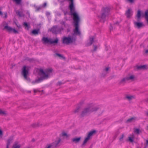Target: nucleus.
I'll list each match as a JSON object with an SVG mask.
<instances>
[{"label":"nucleus","mask_w":148,"mask_h":148,"mask_svg":"<svg viewBox=\"0 0 148 148\" xmlns=\"http://www.w3.org/2000/svg\"><path fill=\"white\" fill-rule=\"evenodd\" d=\"M68 0L70 1L69 3V8L70 10L71 14L73 16L74 25L75 27L74 30V35H79L80 32L79 29L78 23L79 21V18L78 14L75 11L73 0Z\"/></svg>","instance_id":"1"},{"label":"nucleus","mask_w":148,"mask_h":148,"mask_svg":"<svg viewBox=\"0 0 148 148\" xmlns=\"http://www.w3.org/2000/svg\"><path fill=\"white\" fill-rule=\"evenodd\" d=\"M39 73L41 77L35 82H33L32 83H38L44 79H47L53 74V70L51 69H48L43 71L42 69L38 70Z\"/></svg>","instance_id":"2"},{"label":"nucleus","mask_w":148,"mask_h":148,"mask_svg":"<svg viewBox=\"0 0 148 148\" xmlns=\"http://www.w3.org/2000/svg\"><path fill=\"white\" fill-rule=\"evenodd\" d=\"M99 108L95 104L90 103L87 104L86 107L84 108L82 112L80 115L83 117L88 115L90 113L98 110Z\"/></svg>","instance_id":"3"},{"label":"nucleus","mask_w":148,"mask_h":148,"mask_svg":"<svg viewBox=\"0 0 148 148\" xmlns=\"http://www.w3.org/2000/svg\"><path fill=\"white\" fill-rule=\"evenodd\" d=\"M29 69L30 67L29 66H24L22 68V73L24 78L28 81H29V79L28 77L27 76L29 74Z\"/></svg>","instance_id":"4"},{"label":"nucleus","mask_w":148,"mask_h":148,"mask_svg":"<svg viewBox=\"0 0 148 148\" xmlns=\"http://www.w3.org/2000/svg\"><path fill=\"white\" fill-rule=\"evenodd\" d=\"M60 141L61 140L60 138H57L53 143L47 145L45 148H52L53 147H56L60 143Z\"/></svg>","instance_id":"5"},{"label":"nucleus","mask_w":148,"mask_h":148,"mask_svg":"<svg viewBox=\"0 0 148 148\" xmlns=\"http://www.w3.org/2000/svg\"><path fill=\"white\" fill-rule=\"evenodd\" d=\"M42 40L45 43L49 44L57 43L58 41V40L57 38H56L54 40H53L51 39L46 37H43Z\"/></svg>","instance_id":"6"},{"label":"nucleus","mask_w":148,"mask_h":148,"mask_svg":"<svg viewBox=\"0 0 148 148\" xmlns=\"http://www.w3.org/2000/svg\"><path fill=\"white\" fill-rule=\"evenodd\" d=\"M75 40V38H72L70 36L67 37H64L63 39V42L64 43L68 44L73 42Z\"/></svg>","instance_id":"7"},{"label":"nucleus","mask_w":148,"mask_h":148,"mask_svg":"<svg viewBox=\"0 0 148 148\" xmlns=\"http://www.w3.org/2000/svg\"><path fill=\"white\" fill-rule=\"evenodd\" d=\"M107 8H105L103 10V12L102 13L101 16L100 17H99L101 21L104 22L106 17L108 15V12L107 11Z\"/></svg>","instance_id":"8"},{"label":"nucleus","mask_w":148,"mask_h":148,"mask_svg":"<svg viewBox=\"0 0 148 148\" xmlns=\"http://www.w3.org/2000/svg\"><path fill=\"white\" fill-rule=\"evenodd\" d=\"M95 132V131H93L89 132L87 135V137L85 138L82 145H84L87 141L90 139V137Z\"/></svg>","instance_id":"9"},{"label":"nucleus","mask_w":148,"mask_h":148,"mask_svg":"<svg viewBox=\"0 0 148 148\" xmlns=\"http://www.w3.org/2000/svg\"><path fill=\"white\" fill-rule=\"evenodd\" d=\"M62 28H60L58 27L57 26H54L51 29V31L52 33L55 34H57L59 33L62 30Z\"/></svg>","instance_id":"10"},{"label":"nucleus","mask_w":148,"mask_h":148,"mask_svg":"<svg viewBox=\"0 0 148 148\" xmlns=\"http://www.w3.org/2000/svg\"><path fill=\"white\" fill-rule=\"evenodd\" d=\"M4 28L10 32H13L15 34L17 33L18 32V31L15 29L13 28L8 25L5 26L4 27Z\"/></svg>","instance_id":"11"},{"label":"nucleus","mask_w":148,"mask_h":148,"mask_svg":"<svg viewBox=\"0 0 148 148\" xmlns=\"http://www.w3.org/2000/svg\"><path fill=\"white\" fill-rule=\"evenodd\" d=\"M134 77L133 75H131L122 79L121 81V82L123 83L129 80H133L134 79Z\"/></svg>","instance_id":"12"},{"label":"nucleus","mask_w":148,"mask_h":148,"mask_svg":"<svg viewBox=\"0 0 148 148\" xmlns=\"http://www.w3.org/2000/svg\"><path fill=\"white\" fill-rule=\"evenodd\" d=\"M132 11L131 9H128L126 12V15L128 18H130L132 14Z\"/></svg>","instance_id":"13"},{"label":"nucleus","mask_w":148,"mask_h":148,"mask_svg":"<svg viewBox=\"0 0 148 148\" xmlns=\"http://www.w3.org/2000/svg\"><path fill=\"white\" fill-rule=\"evenodd\" d=\"M21 147L20 144L18 142H15L13 144L12 148H20Z\"/></svg>","instance_id":"14"},{"label":"nucleus","mask_w":148,"mask_h":148,"mask_svg":"<svg viewBox=\"0 0 148 148\" xmlns=\"http://www.w3.org/2000/svg\"><path fill=\"white\" fill-rule=\"evenodd\" d=\"M135 97L134 95H127L125 96V98L129 101H130L135 99Z\"/></svg>","instance_id":"15"},{"label":"nucleus","mask_w":148,"mask_h":148,"mask_svg":"<svg viewBox=\"0 0 148 148\" xmlns=\"http://www.w3.org/2000/svg\"><path fill=\"white\" fill-rule=\"evenodd\" d=\"M13 137H11L10 138L7 140L6 145L10 146L11 144L12 143L13 141Z\"/></svg>","instance_id":"16"},{"label":"nucleus","mask_w":148,"mask_h":148,"mask_svg":"<svg viewBox=\"0 0 148 148\" xmlns=\"http://www.w3.org/2000/svg\"><path fill=\"white\" fill-rule=\"evenodd\" d=\"M134 24L138 28H140L143 26V24L142 23L134 22Z\"/></svg>","instance_id":"17"},{"label":"nucleus","mask_w":148,"mask_h":148,"mask_svg":"<svg viewBox=\"0 0 148 148\" xmlns=\"http://www.w3.org/2000/svg\"><path fill=\"white\" fill-rule=\"evenodd\" d=\"M134 136V134H132L130 135L128 137V140L131 142H133Z\"/></svg>","instance_id":"18"},{"label":"nucleus","mask_w":148,"mask_h":148,"mask_svg":"<svg viewBox=\"0 0 148 148\" xmlns=\"http://www.w3.org/2000/svg\"><path fill=\"white\" fill-rule=\"evenodd\" d=\"M94 38L93 37H90L89 39V42L87 44V46H89L91 45L93 41Z\"/></svg>","instance_id":"19"},{"label":"nucleus","mask_w":148,"mask_h":148,"mask_svg":"<svg viewBox=\"0 0 148 148\" xmlns=\"http://www.w3.org/2000/svg\"><path fill=\"white\" fill-rule=\"evenodd\" d=\"M62 136L66 138H68L70 136V135L64 132H62L61 134Z\"/></svg>","instance_id":"20"},{"label":"nucleus","mask_w":148,"mask_h":148,"mask_svg":"<svg viewBox=\"0 0 148 148\" xmlns=\"http://www.w3.org/2000/svg\"><path fill=\"white\" fill-rule=\"evenodd\" d=\"M81 139L80 137L75 138H73L72 140L73 142L76 143L79 142Z\"/></svg>","instance_id":"21"},{"label":"nucleus","mask_w":148,"mask_h":148,"mask_svg":"<svg viewBox=\"0 0 148 148\" xmlns=\"http://www.w3.org/2000/svg\"><path fill=\"white\" fill-rule=\"evenodd\" d=\"M145 65L140 66H138L137 67L138 69H144L145 68Z\"/></svg>","instance_id":"22"},{"label":"nucleus","mask_w":148,"mask_h":148,"mask_svg":"<svg viewBox=\"0 0 148 148\" xmlns=\"http://www.w3.org/2000/svg\"><path fill=\"white\" fill-rule=\"evenodd\" d=\"M141 16V12L140 10H138V11L137 14V16L138 18L139 19L140 17Z\"/></svg>","instance_id":"23"},{"label":"nucleus","mask_w":148,"mask_h":148,"mask_svg":"<svg viewBox=\"0 0 148 148\" xmlns=\"http://www.w3.org/2000/svg\"><path fill=\"white\" fill-rule=\"evenodd\" d=\"M134 132L137 134H138L140 132V130L137 128L135 129L134 130Z\"/></svg>","instance_id":"24"},{"label":"nucleus","mask_w":148,"mask_h":148,"mask_svg":"<svg viewBox=\"0 0 148 148\" xmlns=\"http://www.w3.org/2000/svg\"><path fill=\"white\" fill-rule=\"evenodd\" d=\"M136 119L135 118H132L130 119H128L127 120V121L128 122H132L134 121H135Z\"/></svg>","instance_id":"25"},{"label":"nucleus","mask_w":148,"mask_h":148,"mask_svg":"<svg viewBox=\"0 0 148 148\" xmlns=\"http://www.w3.org/2000/svg\"><path fill=\"white\" fill-rule=\"evenodd\" d=\"M110 68L109 67L106 68L103 70V72L104 73H108V71L109 70Z\"/></svg>","instance_id":"26"},{"label":"nucleus","mask_w":148,"mask_h":148,"mask_svg":"<svg viewBox=\"0 0 148 148\" xmlns=\"http://www.w3.org/2000/svg\"><path fill=\"white\" fill-rule=\"evenodd\" d=\"M21 0H13V1L15 2L17 4H20Z\"/></svg>","instance_id":"27"},{"label":"nucleus","mask_w":148,"mask_h":148,"mask_svg":"<svg viewBox=\"0 0 148 148\" xmlns=\"http://www.w3.org/2000/svg\"><path fill=\"white\" fill-rule=\"evenodd\" d=\"M32 33L33 34H37L38 33V30H34L32 31Z\"/></svg>","instance_id":"28"},{"label":"nucleus","mask_w":148,"mask_h":148,"mask_svg":"<svg viewBox=\"0 0 148 148\" xmlns=\"http://www.w3.org/2000/svg\"><path fill=\"white\" fill-rule=\"evenodd\" d=\"M16 13L20 16H23V14L18 11H17Z\"/></svg>","instance_id":"29"},{"label":"nucleus","mask_w":148,"mask_h":148,"mask_svg":"<svg viewBox=\"0 0 148 148\" xmlns=\"http://www.w3.org/2000/svg\"><path fill=\"white\" fill-rule=\"evenodd\" d=\"M24 25L27 28V29H28L29 28V25H28L27 23L25 22L24 23Z\"/></svg>","instance_id":"30"},{"label":"nucleus","mask_w":148,"mask_h":148,"mask_svg":"<svg viewBox=\"0 0 148 148\" xmlns=\"http://www.w3.org/2000/svg\"><path fill=\"white\" fill-rule=\"evenodd\" d=\"M135 0H125V1L128 3H132L134 2Z\"/></svg>","instance_id":"31"},{"label":"nucleus","mask_w":148,"mask_h":148,"mask_svg":"<svg viewBox=\"0 0 148 148\" xmlns=\"http://www.w3.org/2000/svg\"><path fill=\"white\" fill-rule=\"evenodd\" d=\"M79 108H76V109H75L74 110V112L75 113H77V112H79Z\"/></svg>","instance_id":"32"},{"label":"nucleus","mask_w":148,"mask_h":148,"mask_svg":"<svg viewBox=\"0 0 148 148\" xmlns=\"http://www.w3.org/2000/svg\"><path fill=\"white\" fill-rule=\"evenodd\" d=\"M124 135L123 134L121 136V137L120 138V141H122L123 140V138L124 137Z\"/></svg>","instance_id":"33"},{"label":"nucleus","mask_w":148,"mask_h":148,"mask_svg":"<svg viewBox=\"0 0 148 148\" xmlns=\"http://www.w3.org/2000/svg\"><path fill=\"white\" fill-rule=\"evenodd\" d=\"M5 114V112L1 110H0V114Z\"/></svg>","instance_id":"34"},{"label":"nucleus","mask_w":148,"mask_h":148,"mask_svg":"<svg viewBox=\"0 0 148 148\" xmlns=\"http://www.w3.org/2000/svg\"><path fill=\"white\" fill-rule=\"evenodd\" d=\"M56 55L57 56H58V57H60V58H62V56L60 54H58V53H56Z\"/></svg>","instance_id":"35"},{"label":"nucleus","mask_w":148,"mask_h":148,"mask_svg":"<svg viewBox=\"0 0 148 148\" xmlns=\"http://www.w3.org/2000/svg\"><path fill=\"white\" fill-rule=\"evenodd\" d=\"M146 146L145 147V148H146L148 145V140H146Z\"/></svg>","instance_id":"36"},{"label":"nucleus","mask_w":148,"mask_h":148,"mask_svg":"<svg viewBox=\"0 0 148 148\" xmlns=\"http://www.w3.org/2000/svg\"><path fill=\"white\" fill-rule=\"evenodd\" d=\"M5 15V16L3 17L4 18H6L7 17V13H5L4 14Z\"/></svg>","instance_id":"37"},{"label":"nucleus","mask_w":148,"mask_h":148,"mask_svg":"<svg viewBox=\"0 0 148 148\" xmlns=\"http://www.w3.org/2000/svg\"><path fill=\"white\" fill-rule=\"evenodd\" d=\"M47 5V3H45L43 4V7H45Z\"/></svg>","instance_id":"38"},{"label":"nucleus","mask_w":148,"mask_h":148,"mask_svg":"<svg viewBox=\"0 0 148 148\" xmlns=\"http://www.w3.org/2000/svg\"><path fill=\"white\" fill-rule=\"evenodd\" d=\"M34 93L36 92H37L38 90H34Z\"/></svg>","instance_id":"39"},{"label":"nucleus","mask_w":148,"mask_h":148,"mask_svg":"<svg viewBox=\"0 0 148 148\" xmlns=\"http://www.w3.org/2000/svg\"><path fill=\"white\" fill-rule=\"evenodd\" d=\"M97 47L96 46H94V50L95 51L96 49L97 48Z\"/></svg>","instance_id":"40"},{"label":"nucleus","mask_w":148,"mask_h":148,"mask_svg":"<svg viewBox=\"0 0 148 148\" xmlns=\"http://www.w3.org/2000/svg\"><path fill=\"white\" fill-rule=\"evenodd\" d=\"M10 146L6 145V148H10Z\"/></svg>","instance_id":"41"},{"label":"nucleus","mask_w":148,"mask_h":148,"mask_svg":"<svg viewBox=\"0 0 148 148\" xmlns=\"http://www.w3.org/2000/svg\"><path fill=\"white\" fill-rule=\"evenodd\" d=\"M16 25H17V27H20V26H18V25H17V24H16Z\"/></svg>","instance_id":"42"},{"label":"nucleus","mask_w":148,"mask_h":148,"mask_svg":"<svg viewBox=\"0 0 148 148\" xmlns=\"http://www.w3.org/2000/svg\"><path fill=\"white\" fill-rule=\"evenodd\" d=\"M47 15H49L50 13H47Z\"/></svg>","instance_id":"43"},{"label":"nucleus","mask_w":148,"mask_h":148,"mask_svg":"<svg viewBox=\"0 0 148 148\" xmlns=\"http://www.w3.org/2000/svg\"><path fill=\"white\" fill-rule=\"evenodd\" d=\"M146 114L147 115H148V112H147V113H146Z\"/></svg>","instance_id":"44"},{"label":"nucleus","mask_w":148,"mask_h":148,"mask_svg":"<svg viewBox=\"0 0 148 148\" xmlns=\"http://www.w3.org/2000/svg\"><path fill=\"white\" fill-rule=\"evenodd\" d=\"M63 25L65 26L64 23H63Z\"/></svg>","instance_id":"45"},{"label":"nucleus","mask_w":148,"mask_h":148,"mask_svg":"<svg viewBox=\"0 0 148 148\" xmlns=\"http://www.w3.org/2000/svg\"><path fill=\"white\" fill-rule=\"evenodd\" d=\"M147 128H148V126H147Z\"/></svg>","instance_id":"46"},{"label":"nucleus","mask_w":148,"mask_h":148,"mask_svg":"<svg viewBox=\"0 0 148 148\" xmlns=\"http://www.w3.org/2000/svg\"><path fill=\"white\" fill-rule=\"evenodd\" d=\"M12 0V1H13V0Z\"/></svg>","instance_id":"47"}]
</instances>
